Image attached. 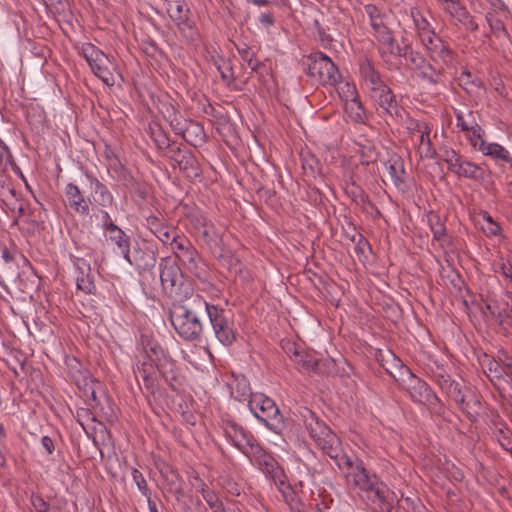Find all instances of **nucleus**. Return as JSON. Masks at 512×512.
Returning a JSON list of instances; mask_svg holds the SVG:
<instances>
[{
	"label": "nucleus",
	"mask_w": 512,
	"mask_h": 512,
	"mask_svg": "<svg viewBox=\"0 0 512 512\" xmlns=\"http://www.w3.org/2000/svg\"><path fill=\"white\" fill-rule=\"evenodd\" d=\"M406 371L409 377L407 391L410 399L415 403L427 406L430 410L440 412L443 405L431 387L424 380L415 376L410 369L407 368Z\"/></svg>",
	"instance_id": "11"
},
{
	"label": "nucleus",
	"mask_w": 512,
	"mask_h": 512,
	"mask_svg": "<svg viewBox=\"0 0 512 512\" xmlns=\"http://www.w3.org/2000/svg\"><path fill=\"white\" fill-rule=\"evenodd\" d=\"M283 349L286 352L287 356L291 359V361H293L295 359V354H299L302 350L294 342L285 343L283 345Z\"/></svg>",
	"instance_id": "62"
},
{
	"label": "nucleus",
	"mask_w": 512,
	"mask_h": 512,
	"mask_svg": "<svg viewBox=\"0 0 512 512\" xmlns=\"http://www.w3.org/2000/svg\"><path fill=\"white\" fill-rule=\"evenodd\" d=\"M483 176V170L481 167L469 160H466L463 168L461 169V174L459 175V178H466L471 180H478L482 178Z\"/></svg>",
	"instance_id": "46"
},
{
	"label": "nucleus",
	"mask_w": 512,
	"mask_h": 512,
	"mask_svg": "<svg viewBox=\"0 0 512 512\" xmlns=\"http://www.w3.org/2000/svg\"><path fill=\"white\" fill-rule=\"evenodd\" d=\"M167 112L169 113L167 117L170 121L171 127L176 131V133H180L182 131V128L179 126L180 125L179 113L176 112V110L173 107L168 109Z\"/></svg>",
	"instance_id": "58"
},
{
	"label": "nucleus",
	"mask_w": 512,
	"mask_h": 512,
	"mask_svg": "<svg viewBox=\"0 0 512 512\" xmlns=\"http://www.w3.org/2000/svg\"><path fill=\"white\" fill-rule=\"evenodd\" d=\"M207 317L217 341L223 346H231L237 338V329L230 311L208 303Z\"/></svg>",
	"instance_id": "5"
},
{
	"label": "nucleus",
	"mask_w": 512,
	"mask_h": 512,
	"mask_svg": "<svg viewBox=\"0 0 512 512\" xmlns=\"http://www.w3.org/2000/svg\"><path fill=\"white\" fill-rule=\"evenodd\" d=\"M146 227L161 243L167 246L173 236L179 232L175 227L169 226L156 216H149L146 219Z\"/></svg>",
	"instance_id": "25"
},
{
	"label": "nucleus",
	"mask_w": 512,
	"mask_h": 512,
	"mask_svg": "<svg viewBox=\"0 0 512 512\" xmlns=\"http://www.w3.org/2000/svg\"><path fill=\"white\" fill-rule=\"evenodd\" d=\"M428 223L433 234V239L439 241L446 232L444 223L437 214L430 213L428 215Z\"/></svg>",
	"instance_id": "48"
},
{
	"label": "nucleus",
	"mask_w": 512,
	"mask_h": 512,
	"mask_svg": "<svg viewBox=\"0 0 512 512\" xmlns=\"http://www.w3.org/2000/svg\"><path fill=\"white\" fill-rule=\"evenodd\" d=\"M307 73L322 85H334L340 78L335 64L322 52L308 57Z\"/></svg>",
	"instance_id": "10"
},
{
	"label": "nucleus",
	"mask_w": 512,
	"mask_h": 512,
	"mask_svg": "<svg viewBox=\"0 0 512 512\" xmlns=\"http://www.w3.org/2000/svg\"><path fill=\"white\" fill-rule=\"evenodd\" d=\"M465 161L466 159H464L463 156H461L459 159L455 160L453 164L448 165V170L455 174L457 177H459Z\"/></svg>",
	"instance_id": "63"
},
{
	"label": "nucleus",
	"mask_w": 512,
	"mask_h": 512,
	"mask_svg": "<svg viewBox=\"0 0 512 512\" xmlns=\"http://www.w3.org/2000/svg\"><path fill=\"white\" fill-rule=\"evenodd\" d=\"M304 425L315 444L335 463L345 455L339 437L314 412L306 410Z\"/></svg>",
	"instance_id": "3"
},
{
	"label": "nucleus",
	"mask_w": 512,
	"mask_h": 512,
	"mask_svg": "<svg viewBox=\"0 0 512 512\" xmlns=\"http://www.w3.org/2000/svg\"><path fill=\"white\" fill-rule=\"evenodd\" d=\"M179 263L198 279L204 280L207 277V265L196 248L182 258Z\"/></svg>",
	"instance_id": "27"
},
{
	"label": "nucleus",
	"mask_w": 512,
	"mask_h": 512,
	"mask_svg": "<svg viewBox=\"0 0 512 512\" xmlns=\"http://www.w3.org/2000/svg\"><path fill=\"white\" fill-rule=\"evenodd\" d=\"M249 458L251 464L258 468L267 477L272 479L275 483H283L284 472L283 469L278 465L275 458L268 453L259 444L255 446L245 455Z\"/></svg>",
	"instance_id": "12"
},
{
	"label": "nucleus",
	"mask_w": 512,
	"mask_h": 512,
	"mask_svg": "<svg viewBox=\"0 0 512 512\" xmlns=\"http://www.w3.org/2000/svg\"><path fill=\"white\" fill-rule=\"evenodd\" d=\"M346 112L352 120L358 123H363L365 120V112L360 100L350 101L345 104Z\"/></svg>",
	"instance_id": "47"
},
{
	"label": "nucleus",
	"mask_w": 512,
	"mask_h": 512,
	"mask_svg": "<svg viewBox=\"0 0 512 512\" xmlns=\"http://www.w3.org/2000/svg\"><path fill=\"white\" fill-rule=\"evenodd\" d=\"M294 364L301 370L307 372L321 373L320 360L316 359L311 353L304 351L303 349L299 354H295Z\"/></svg>",
	"instance_id": "36"
},
{
	"label": "nucleus",
	"mask_w": 512,
	"mask_h": 512,
	"mask_svg": "<svg viewBox=\"0 0 512 512\" xmlns=\"http://www.w3.org/2000/svg\"><path fill=\"white\" fill-rule=\"evenodd\" d=\"M222 430L227 441L246 455L258 443L254 435L234 420H223Z\"/></svg>",
	"instance_id": "14"
},
{
	"label": "nucleus",
	"mask_w": 512,
	"mask_h": 512,
	"mask_svg": "<svg viewBox=\"0 0 512 512\" xmlns=\"http://www.w3.org/2000/svg\"><path fill=\"white\" fill-rule=\"evenodd\" d=\"M461 155L456 152L453 148L446 147L443 149L442 159L447 164H453L455 160L459 159Z\"/></svg>",
	"instance_id": "59"
},
{
	"label": "nucleus",
	"mask_w": 512,
	"mask_h": 512,
	"mask_svg": "<svg viewBox=\"0 0 512 512\" xmlns=\"http://www.w3.org/2000/svg\"><path fill=\"white\" fill-rule=\"evenodd\" d=\"M486 21L488 22V25L492 33L496 37H500L501 35H507L504 23L500 17L494 15L493 13H487Z\"/></svg>",
	"instance_id": "50"
},
{
	"label": "nucleus",
	"mask_w": 512,
	"mask_h": 512,
	"mask_svg": "<svg viewBox=\"0 0 512 512\" xmlns=\"http://www.w3.org/2000/svg\"><path fill=\"white\" fill-rule=\"evenodd\" d=\"M402 57L415 69H420L426 65V58L418 51L414 50L410 44L403 47Z\"/></svg>",
	"instance_id": "42"
},
{
	"label": "nucleus",
	"mask_w": 512,
	"mask_h": 512,
	"mask_svg": "<svg viewBox=\"0 0 512 512\" xmlns=\"http://www.w3.org/2000/svg\"><path fill=\"white\" fill-rule=\"evenodd\" d=\"M360 76L371 93V97L388 87L381 78L380 73L368 59H363L359 63Z\"/></svg>",
	"instance_id": "21"
},
{
	"label": "nucleus",
	"mask_w": 512,
	"mask_h": 512,
	"mask_svg": "<svg viewBox=\"0 0 512 512\" xmlns=\"http://www.w3.org/2000/svg\"><path fill=\"white\" fill-rule=\"evenodd\" d=\"M85 176L90 183L94 202L103 208L112 206L115 203V199L108 187L90 172H86Z\"/></svg>",
	"instance_id": "23"
},
{
	"label": "nucleus",
	"mask_w": 512,
	"mask_h": 512,
	"mask_svg": "<svg viewBox=\"0 0 512 512\" xmlns=\"http://www.w3.org/2000/svg\"><path fill=\"white\" fill-rule=\"evenodd\" d=\"M497 272H499L506 280L512 283V265L508 261L502 260L499 263Z\"/></svg>",
	"instance_id": "61"
},
{
	"label": "nucleus",
	"mask_w": 512,
	"mask_h": 512,
	"mask_svg": "<svg viewBox=\"0 0 512 512\" xmlns=\"http://www.w3.org/2000/svg\"><path fill=\"white\" fill-rule=\"evenodd\" d=\"M231 396L239 401L244 402L247 401V405H249V401L251 397H254L255 393L251 392V387L248 379L244 376H237L234 378L230 385Z\"/></svg>",
	"instance_id": "31"
},
{
	"label": "nucleus",
	"mask_w": 512,
	"mask_h": 512,
	"mask_svg": "<svg viewBox=\"0 0 512 512\" xmlns=\"http://www.w3.org/2000/svg\"><path fill=\"white\" fill-rule=\"evenodd\" d=\"M104 233L108 239L118 247L122 256L127 257L128 249L130 248L129 236L117 225Z\"/></svg>",
	"instance_id": "35"
},
{
	"label": "nucleus",
	"mask_w": 512,
	"mask_h": 512,
	"mask_svg": "<svg viewBox=\"0 0 512 512\" xmlns=\"http://www.w3.org/2000/svg\"><path fill=\"white\" fill-rule=\"evenodd\" d=\"M339 93H340L341 97L343 98V100L345 101V104L350 101L359 100L355 85L350 84L348 82L342 84V86L340 87Z\"/></svg>",
	"instance_id": "53"
},
{
	"label": "nucleus",
	"mask_w": 512,
	"mask_h": 512,
	"mask_svg": "<svg viewBox=\"0 0 512 512\" xmlns=\"http://www.w3.org/2000/svg\"><path fill=\"white\" fill-rule=\"evenodd\" d=\"M455 118L456 126L465 134L478 124L475 119L474 112L471 110L468 111L467 114H464L461 111H455Z\"/></svg>",
	"instance_id": "43"
},
{
	"label": "nucleus",
	"mask_w": 512,
	"mask_h": 512,
	"mask_svg": "<svg viewBox=\"0 0 512 512\" xmlns=\"http://www.w3.org/2000/svg\"><path fill=\"white\" fill-rule=\"evenodd\" d=\"M81 54L94 75L101 79L104 84L107 86L115 84L114 71H116L117 66L113 58L91 43H84L82 45Z\"/></svg>",
	"instance_id": "8"
},
{
	"label": "nucleus",
	"mask_w": 512,
	"mask_h": 512,
	"mask_svg": "<svg viewBox=\"0 0 512 512\" xmlns=\"http://www.w3.org/2000/svg\"><path fill=\"white\" fill-rule=\"evenodd\" d=\"M364 9L365 13L369 17L370 25L374 30L376 37L389 31L384 24L382 13L377 6L374 4H368Z\"/></svg>",
	"instance_id": "37"
},
{
	"label": "nucleus",
	"mask_w": 512,
	"mask_h": 512,
	"mask_svg": "<svg viewBox=\"0 0 512 512\" xmlns=\"http://www.w3.org/2000/svg\"><path fill=\"white\" fill-rule=\"evenodd\" d=\"M198 491L201 493L203 499L212 512H221V509H223L224 506L214 490L210 489L204 482H202Z\"/></svg>",
	"instance_id": "40"
},
{
	"label": "nucleus",
	"mask_w": 512,
	"mask_h": 512,
	"mask_svg": "<svg viewBox=\"0 0 512 512\" xmlns=\"http://www.w3.org/2000/svg\"><path fill=\"white\" fill-rule=\"evenodd\" d=\"M141 343L146 359L154 361L161 378L173 389L179 384V374L175 361L168 352L152 337L142 335Z\"/></svg>",
	"instance_id": "4"
},
{
	"label": "nucleus",
	"mask_w": 512,
	"mask_h": 512,
	"mask_svg": "<svg viewBox=\"0 0 512 512\" xmlns=\"http://www.w3.org/2000/svg\"><path fill=\"white\" fill-rule=\"evenodd\" d=\"M508 299H490L486 303V309L489 313L502 323L505 319L509 318L512 314V296L507 293Z\"/></svg>",
	"instance_id": "29"
},
{
	"label": "nucleus",
	"mask_w": 512,
	"mask_h": 512,
	"mask_svg": "<svg viewBox=\"0 0 512 512\" xmlns=\"http://www.w3.org/2000/svg\"><path fill=\"white\" fill-rule=\"evenodd\" d=\"M426 50L430 60L438 67L453 66L456 60V53L451 49L449 44L440 36L436 35L422 45Z\"/></svg>",
	"instance_id": "15"
},
{
	"label": "nucleus",
	"mask_w": 512,
	"mask_h": 512,
	"mask_svg": "<svg viewBox=\"0 0 512 512\" xmlns=\"http://www.w3.org/2000/svg\"><path fill=\"white\" fill-rule=\"evenodd\" d=\"M377 38L381 42L380 53L385 60H387V57H402L403 47H400L395 42L392 34L389 31L377 36Z\"/></svg>",
	"instance_id": "34"
},
{
	"label": "nucleus",
	"mask_w": 512,
	"mask_h": 512,
	"mask_svg": "<svg viewBox=\"0 0 512 512\" xmlns=\"http://www.w3.org/2000/svg\"><path fill=\"white\" fill-rule=\"evenodd\" d=\"M387 169L395 187L403 189L406 174L403 159L396 155L390 157L387 163Z\"/></svg>",
	"instance_id": "33"
},
{
	"label": "nucleus",
	"mask_w": 512,
	"mask_h": 512,
	"mask_svg": "<svg viewBox=\"0 0 512 512\" xmlns=\"http://www.w3.org/2000/svg\"><path fill=\"white\" fill-rule=\"evenodd\" d=\"M178 262L195 249L190 239L180 231L173 236L172 241L167 245Z\"/></svg>",
	"instance_id": "32"
},
{
	"label": "nucleus",
	"mask_w": 512,
	"mask_h": 512,
	"mask_svg": "<svg viewBox=\"0 0 512 512\" xmlns=\"http://www.w3.org/2000/svg\"><path fill=\"white\" fill-rule=\"evenodd\" d=\"M432 380L439 386L441 391L451 397L460 410L466 414L472 416V412L470 411L471 403L476 406L480 405V401L477 398L467 401V396L463 391L462 386L452 379L443 368H437V370L432 373Z\"/></svg>",
	"instance_id": "9"
},
{
	"label": "nucleus",
	"mask_w": 512,
	"mask_h": 512,
	"mask_svg": "<svg viewBox=\"0 0 512 512\" xmlns=\"http://www.w3.org/2000/svg\"><path fill=\"white\" fill-rule=\"evenodd\" d=\"M458 79L460 85L463 86L468 93H474L484 87L482 80L479 77L472 75L469 70H463Z\"/></svg>",
	"instance_id": "41"
},
{
	"label": "nucleus",
	"mask_w": 512,
	"mask_h": 512,
	"mask_svg": "<svg viewBox=\"0 0 512 512\" xmlns=\"http://www.w3.org/2000/svg\"><path fill=\"white\" fill-rule=\"evenodd\" d=\"M369 243L368 241L361 235H358V240L355 244V252L360 255L364 254L366 249H369Z\"/></svg>",
	"instance_id": "64"
},
{
	"label": "nucleus",
	"mask_w": 512,
	"mask_h": 512,
	"mask_svg": "<svg viewBox=\"0 0 512 512\" xmlns=\"http://www.w3.org/2000/svg\"><path fill=\"white\" fill-rule=\"evenodd\" d=\"M498 358L484 354L480 360L481 367L490 381L496 385L498 382L505 380L506 369L505 364L512 361V355L504 350L498 352Z\"/></svg>",
	"instance_id": "17"
},
{
	"label": "nucleus",
	"mask_w": 512,
	"mask_h": 512,
	"mask_svg": "<svg viewBox=\"0 0 512 512\" xmlns=\"http://www.w3.org/2000/svg\"><path fill=\"white\" fill-rule=\"evenodd\" d=\"M248 407L251 413L271 431L280 433L283 430L284 419L273 399L262 393H255Z\"/></svg>",
	"instance_id": "6"
},
{
	"label": "nucleus",
	"mask_w": 512,
	"mask_h": 512,
	"mask_svg": "<svg viewBox=\"0 0 512 512\" xmlns=\"http://www.w3.org/2000/svg\"><path fill=\"white\" fill-rule=\"evenodd\" d=\"M237 51L243 61L251 68L252 71H257L262 65L261 62L256 58L254 51L246 44L237 46Z\"/></svg>",
	"instance_id": "45"
},
{
	"label": "nucleus",
	"mask_w": 512,
	"mask_h": 512,
	"mask_svg": "<svg viewBox=\"0 0 512 512\" xmlns=\"http://www.w3.org/2000/svg\"><path fill=\"white\" fill-rule=\"evenodd\" d=\"M64 194L68 202V206L77 214L81 216H88L90 213L91 201L85 198L80 188L70 182L65 186Z\"/></svg>",
	"instance_id": "22"
},
{
	"label": "nucleus",
	"mask_w": 512,
	"mask_h": 512,
	"mask_svg": "<svg viewBox=\"0 0 512 512\" xmlns=\"http://www.w3.org/2000/svg\"><path fill=\"white\" fill-rule=\"evenodd\" d=\"M101 229L103 232L115 227L116 224L112 220L110 214L106 210H100Z\"/></svg>",
	"instance_id": "60"
},
{
	"label": "nucleus",
	"mask_w": 512,
	"mask_h": 512,
	"mask_svg": "<svg viewBox=\"0 0 512 512\" xmlns=\"http://www.w3.org/2000/svg\"><path fill=\"white\" fill-rule=\"evenodd\" d=\"M484 223L481 225V229L486 236L492 237L497 236L500 233V226L494 221L492 216L488 212L482 213Z\"/></svg>",
	"instance_id": "49"
},
{
	"label": "nucleus",
	"mask_w": 512,
	"mask_h": 512,
	"mask_svg": "<svg viewBox=\"0 0 512 512\" xmlns=\"http://www.w3.org/2000/svg\"><path fill=\"white\" fill-rule=\"evenodd\" d=\"M133 371L137 380L139 378L142 379L146 390L150 394L154 395L159 390L161 374L154 361L145 359L142 362H138Z\"/></svg>",
	"instance_id": "19"
},
{
	"label": "nucleus",
	"mask_w": 512,
	"mask_h": 512,
	"mask_svg": "<svg viewBox=\"0 0 512 512\" xmlns=\"http://www.w3.org/2000/svg\"><path fill=\"white\" fill-rule=\"evenodd\" d=\"M408 130L414 139L420 157L434 158L436 150L433 147L431 138L432 124L427 121L411 119L408 124Z\"/></svg>",
	"instance_id": "13"
},
{
	"label": "nucleus",
	"mask_w": 512,
	"mask_h": 512,
	"mask_svg": "<svg viewBox=\"0 0 512 512\" xmlns=\"http://www.w3.org/2000/svg\"><path fill=\"white\" fill-rule=\"evenodd\" d=\"M132 478L139 491L148 499V497H150V492L148 489L147 482L142 473L137 469H133Z\"/></svg>",
	"instance_id": "54"
},
{
	"label": "nucleus",
	"mask_w": 512,
	"mask_h": 512,
	"mask_svg": "<svg viewBox=\"0 0 512 512\" xmlns=\"http://www.w3.org/2000/svg\"><path fill=\"white\" fill-rule=\"evenodd\" d=\"M208 303L206 299L197 294L190 302L174 305L170 312V321L178 336L190 343H200L204 334V323L199 317V312L207 313Z\"/></svg>",
	"instance_id": "2"
},
{
	"label": "nucleus",
	"mask_w": 512,
	"mask_h": 512,
	"mask_svg": "<svg viewBox=\"0 0 512 512\" xmlns=\"http://www.w3.org/2000/svg\"><path fill=\"white\" fill-rule=\"evenodd\" d=\"M411 18L416 36L422 45L437 35L434 27L418 9L411 10Z\"/></svg>",
	"instance_id": "26"
},
{
	"label": "nucleus",
	"mask_w": 512,
	"mask_h": 512,
	"mask_svg": "<svg viewBox=\"0 0 512 512\" xmlns=\"http://www.w3.org/2000/svg\"><path fill=\"white\" fill-rule=\"evenodd\" d=\"M492 8V12L494 15H502L508 12L507 5L503 0H487Z\"/></svg>",
	"instance_id": "57"
},
{
	"label": "nucleus",
	"mask_w": 512,
	"mask_h": 512,
	"mask_svg": "<svg viewBox=\"0 0 512 512\" xmlns=\"http://www.w3.org/2000/svg\"><path fill=\"white\" fill-rule=\"evenodd\" d=\"M422 71L419 73V77L429 84H437L440 81L442 74V67H435L431 63L426 62L424 67H421Z\"/></svg>",
	"instance_id": "44"
},
{
	"label": "nucleus",
	"mask_w": 512,
	"mask_h": 512,
	"mask_svg": "<svg viewBox=\"0 0 512 512\" xmlns=\"http://www.w3.org/2000/svg\"><path fill=\"white\" fill-rule=\"evenodd\" d=\"M172 295H175L179 299V301H180L179 304H183V303L190 302L192 300V298L194 296H196L197 294L193 293V288L191 287V285L184 284L181 281L176 286V291Z\"/></svg>",
	"instance_id": "51"
},
{
	"label": "nucleus",
	"mask_w": 512,
	"mask_h": 512,
	"mask_svg": "<svg viewBox=\"0 0 512 512\" xmlns=\"http://www.w3.org/2000/svg\"><path fill=\"white\" fill-rule=\"evenodd\" d=\"M123 258L140 270H151L157 262V249L145 242L136 243L132 251L128 249V256Z\"/></svg>",
	"instance_id": "18"
},
{
	"label": "nucleus",
	"mask_w": 512,
	"mask_h": 512,
	"mask_svg": "<svg viewBox=\"0 0 512 512\" xmlns=\"http://www.w3.org/2000/svg\"><path fill=\"white\" fill-rule=\"evenodd\" d=\"M339 469L345 470L347 485L360 492H364L373 502L382 504L383 509L392 507V494L375 473H371L361 459L352 460L348 455L342 456L336 463Z\"/></svg>",
	"instance_id": "1"
},
{
	"label": "nucleus",
	"mask_w": 512,
	"mask_h": 512,
	"mask_svg": "<svg viewBox=\"0 0 512 512\" xmlns=\"http://www.w3.org/2000/svg\"><path fill=\"white\" fill-rule=\"evenodd\" d=\"M437 3L450 19L462 24L471 31L478 30V24L461 0H438Z\"/></svg>",
	"instance_id": "16"
},
{
	"label": "nucleus",
	"mask_w": 512,
	"mask_h": 512,
	"mask_svg": "<svg viewBox=\"0 0 512 512\" xmlns=\"http://www.w3.org/2000/svg\"><path fill=\"white\" fill-rule=\"evenodd\" d=\"M90 270V265L84 261L77 265L76 286L78 290L85 294H94L96 291Z\"/></svg>",
	"instance_id": "30"
},
{
	"label": "nucleus",
	"mask_w": 512,
	"mask_h": 512,
	"mask_svg": "<svg viewBox=\"0 0 512 512\" xmlns=\"http://www.w3.org/2000/svg\"><path fill=\"white\" fill-rule=\"evenodd\" d=\"M465 139L473 151L490 157L497 163H506L512 168V156L508 149L499 143L487 142L485 130L479 124L465 134Z\"/></svg>",
	"instance_id": "7"
},
{
	"label": "nucleus",
	"mask_w": 512,
	"mask_h": 512,
	"mask_svg": "<svg viewBox=\"0 0 512 512\" xmlns=\"http://www.w3.org/2000/svg\"><path fill=\"white\" fill-rule=\"evenodd\" d=\"M191 223L198 231H202L210 223V221L202 213H196L191 217Z\"/></svg>",
	"instance_id": "56"
},
{
	"label": "nucleus",
	"mask_w": 512,
	"mask_h": 512,
	"mask_svg": "<svg viewBox=\"0 0 512 512\" xmlns=\"http://www.w3.org/2000/svg\"><path fill=\"white\" fill-rule=\"evenodd\" d=\"M383 111L392 118L401 117L402 108L398 105L395 95L389 87L372 96Z\"/></svg>",
	"instance_id": "28"
},
{
	"label": "nucleus",
	"mask_w": 512,
	"mask_h": 512,
	"mask_svg": "<svg viewBox=\"0 0 512 512\" xmlns=\"http://www.w3.org/2000/svg\"><path fill=\"white\" fill-rule=\"evenodd\" d=\"M31 504L37 512H48L50 505L41 496L32 495Z\"/></svg>",
	"instance_id": "55"
},
{
	"label": "nucleus",
	"mask_w": 512,
	"mask_h": 512,
	"mask_svg": "<svg viewBox=\"0 0 512 512\" xmlns=\"http://www.w3.org/2000/svg\"><path fill=\"white\" fill-rule=\"evenodd\" d=\"M223 232V227H217L210 221L205 229L201 231V235L209 246H220L222 243Z\"/></svg>",
	"instance_id": "39"
},
{
	"label": "nucleus",
	"mask_w": 512,
	"mask_h": 512,
	"mask_svg": "<svg viewBox=\"0 0 512 512\" xmlns=\"http://www.w3.org/2000/svg\"><path fill=\"white\" fill-rule=\"evenodd\" d=\"M495 437L497 438L499 444L507 451L512 450V434L510 430L504 425L501 428H498L494 432Z\"/></svg>",
	"instance_id": "52"
},
{
	"label": "nucleus",
	"mask_w": 512,
	"mask_h": 512,
	"mask_svg": "<svg viewBox=\"0 0 512 512\" xmlns=\"http://www.w3.org/2000/svg\"><path fill=\"white\" fill-rule=\"evenodd\" d=\"M159 278L163 290L172 295L176 291V286L182 281L181 269L176 262H171L167 258H161L159 262Z\"/></svg>",
	"instance_id": "20"
},
{
	"label": "nucleus",
	"mask_w": 512,
	"mask_h": 512,
	"mask_svg": "<svg viewBox=\"0 0 512 512\" xmlns=\"http://www.w3.org/2000/svg\"><path fill=\"white\" fill-rule=\"evenodd\" d=\"M179 168L186 173L188 177H197L199 175V166L195 156L185 151L179 155L177 159Z\"/></svg>",
	"instance_id": "38"
},
{
	"label": "nucleus",
	"mask_w": 512,
	"mask_h": 512,
	"mask_svg": "<svg viewBox=\"0 0 512 512\" xmlns=\"http://www.w3.org/2000/svg\"><path fill=\"white\" fill-rule=\"evenodd\" d=\"M167 11L179 30L183 33L188 31L189 37L193 38L194 31L188 19L189 9L186 8L185 3L182 0L171 2L168 5Z\"/></svg>",
	"instance_id": "24"
}]
</instances>
